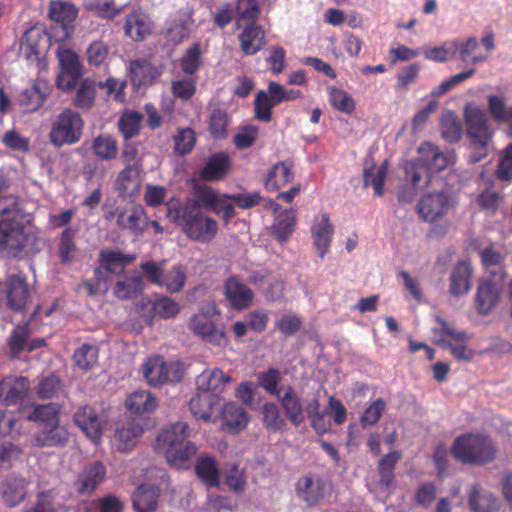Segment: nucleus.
I'll list each match as a JSON object with an SVG mask.
<instances>
[{
  "instance_id": "6e6552de",
  "label": "nucleus",
  "mask_w": 512,
  "mask_h": 512,
  "mask_svg": "<svg viewBox=\"0 0 512 512\" xmlns=\"http://www.w3.org/2000/svg\"><path fill=\"white\" fill-rule=\"evenodd\" d=\"M83 127L84 121L81 115L77 111L66 108L51 125L50 142L57 148L64 145H73L81 139Z\"/></svg>"
},
{
  "instance_id": "680f3d73",
  "label": "nucleus",
  "mask_w": 512,
  "mask_h": 512,
  "mask_svg": "<svg viewBox=\"0 0 512 512\" xmlns=\"http://www.w3.org/2000/svg\"><path fill=\"white\" fill-rule=\"evenodd\" d=\"M386 402L382 398L376 399L372 404L363 412L360 423L363 428L374 426L382 416L385 410Z\"/></svg>"
},
{
  "instance_id": "72a5a7b5",
  "label": "nucleus",
  "mask_w": 512,
  "mask_h": 512,
  "mask_svg": "<svg viewBox=\"0 0 512 512\" xmlns=\"http://www.w3.org/2000/svg\"><path fill=\"white\" fill-rule=\"evenodd\" d=\"M219 403V397L209 393L199 392L189 401V409L195 418L208 422L212 418V411Z\"/></svg>"
},
{
  "instance_id": "dca6fc26",
  "label": "nucleus",
  "mask_w": 512,
  "mask_h": 512,
  "mask_svg": "<svg viewBox=\"0 0 512 512\" xmlns=\"http://www.w3.org/2000/svg\"><path fill=\"white\" fill-rule=\"evenodd\" d=\"M30 382L23 376H7L0 380V402L6 406L17 405L28 395Z\"/></svg>"
},
{
  "instance_id": "f8f14e48",
  "label": "nucleus",
  "mask_w": 512,
  "mask_h": 512,
  "mask_svg": "<svg viewBox=\"0 0 512 512\" xmlns=\"http://www.w3.org/2000/svg\"><path fill=\"white\" fill-rule=\"evenodd\" d=\"M49 16L57 27L61 30V36L58 40L63 41L69 39L75 30L74 21L78 16V9L72 3L65 1H52L49 6Z\"/></svg>"
},
{
  "instance_id": "e2e57ef3",
  "label": "nucleus",
  "mask_w": 512,
  "mask_h": 512,
  "mask_svg": "<svg viewBox=\"0 0 512 512\" xmlns=\"http://www.w3.org/2000/svg\"><path fill=\"white\" fill-rule=\"evenodd\" d=\"M495 176L500 181L512 180V143L501 154L495 171Z\"/></svg>"
},
{
  "instance_id": "c85d7f7f",
  "label": "nucleus",
  "mask_w": 512,
  "mask_h": 512,
  "mask_svg": "<svg viewBox=\"0 0 512 512\" xmlns=\"http://www.w3.org/2000/svg\"><path fill=\"white\" fill-rule=\"evenodd\" d=\"M105 466L101 462H94L87 466L79 475L75 485L80 494H91L104 480Z\"/></svg>"
},
{
  "instance_id": "7c9ffc66",
  "label": "nucleus",
  "mask_w": 512,
  "mask_h": 512,
  "mask_svg": "<svg viewBox=\"0 0 512 512\" xmlns=\"http://www.w3.org/2000/svg\"><path fill=\"white\" fill-rule=\"evenodd\" d=\"M28 297V285L24 278L19 275L9 276L7 280L8 306L15 311H21L25 307Z\"/></svg>"
},
{
  "instance_id": "774afa93",
  "label": "nucleus",
  "mask_w": 512,
  "mask_h": 512,
  "mask_svg": "<svg viewBox=\"0 0 512 512\" xmlns=\"http://www.w3.org/2000/svg\"><path fill=\"white\" fill-rule=\"evenodd\" d=\"M96 357L95 348L89 344L80 346L73 355L76 365L83 370H89L95 363Z\"/></svg>"
},
{
  "instance_id": "9b49d317",
  "label": "nucleus",
  "mask_w": 512,
  "mask_h": 512,
  "mask_svg": "<svg viewBox=\"0 0 512 512\" xmlns=\"http://www.w3.org/2000/svg\"><path fill=\"white\" fill-rule=\"evenodd\" d=\"M208 313H210V309L206 313L193 316L189 324L190 330L209 344L226 346L228 339L224 327L215 324L207 316Z\"/></svg>"
},
{
  "instance_id": "5701e85b",
  "label": "nucleus",
  "mask_w": 512,
  "mask_h": 512,
  "mask_svg": "<svg viewBox=\"0 0 512 512\" xmlns=\"http://www.w3.org/2000/svg\"><path fill=\"white\" fill-rule=\"evenodd\" d=\"M474 269L469 260L459 261L450 273V294L460 296L472 288Z\"/></svg>"
},
{
  "instance_id": "2f4dec72",
  "label": "nucleus",
  "mask_w": 512,
  "mask_h": 512,
  "mask_svg": "<svg viewBox=\"0 0 512 512\" xmlns=\"http://www.w3.org/2000/svg\"><path fill=\"white\" fill-rule=\"evenodd\" d=\"M468 504L472 512H493L497 509L495 496L491 492L484 490L478 483L471 486Z\"/></svg>"
},
{
  "instance_id": "4be33fe9",
  "label": "nucleus",
  "mask_w": 512,
  "mask_h": 512,
  "mask_svg": "<svg viewBox=\"0 0 512 512\" xmlns=\"http://www.w3.org/2000/svg\"><path fill=\"white\" fill-rule=\"evenodd\" d=\"M197 478L208 487L220 486L221 469L216 458L210 454L199 455L194 464Z\"/></svg>"
},
{
  "instance_id": "423d86ee",
  "label": "nucleus",
  "mask_w": 512,
  "mask_h": 512,
  "mask_svg": "<svg viewBox=\"0 0 512 512\" xmlns=\"http://www.w3.org/2000/svg\"><path fill=\"white\" fill-rule=\"evenodd\" d=\"M420 157L417 160L407 161L404 169L406 178L413 185H418L425 176L428 183L432 174L444 170L448 165L447 156L432 143H424L419 149Z\"/></svg>"
},
{
  "instance_id": "473e14b6",
  "label": "nucleus",
  "mask_w": 512,
  "mask_h": 512,
  "mask_svg": "<svg viewBox=\"0 0 512 512\" xmlns=\"http://www.w3.org/2000/svg\"><path fill=\"white\" fill-rule=\"evenodd\" d=\"M144 290L143 277L140 274L124 276L116 281L113 293L120 300H129L138 297Z\"/></svg>"
},
{
  "instance_id": "37998d69",
  "label": "nucleus",
  "mask_w": 512,
  "mask_h": 512,
  "mask_svg": "<svg viewBox=\"0 0 512 512\" xmlns=\"http://www.w3.org/2000/svg\"><path fill=\"white\" fill-rule=\"evenodd\" d=\"M387 162L385 161L375 171L374 164L369 165L368 161L365 162L363 171V183L365 187L373 186L375 194L381 196L384 192V181L387 175Z\"/></svg>"
},
{
  "instance_id": "864d4df0",
  "label": "nucleus",
  "mask_w": 512,
  "mask_h": 512,
  "mask_svg": "<svg viewBox=\"0 0 512 512\" xmlns=\"http://www.w3.org/2000/svg\"><path fill=\"white\" fill-rule=\"evenodd\" d=\"M77 229L68 227L63 230L59 239L58 255L62 263H69L76 251L75 237Z\"/></svg>"
},
{
  "instance_id": "f3484780",
  "label": "nucleus",
  "mask_w": 512,
  "mask_h": 512,
  "mask_svg": "<svg viewBox=\"0 0 512 512\" xmlns=\"http://www.w3.org/2000/svg\"><path fill=\"white\" fill-rule=\"evenodd\" d=\"M296 494L308 507H314L325 496V483L318 475H304L296 483Z\"/></svg>"
},
{
  "instance_id": "cd10ccee",
  "label": "nucleus",
  "mask_w": 512,
  "mask_h": 512,
  "mask_svg": "<svg viewBox=\"0 0 512 512\" xmlns=\"http://www.w3.org/2000/svg\"><path fill=\"white\" fill-rule=\"evenodd\" d=\"M467 135L471 139H491L487 118L484 111L478 107L465 108Z\"/></svg>"
},
{
  "instance_id": "a211bd4d",
  "label": "nucleus",
  "mask_w": 512,
  "mask_h": 512,
  "mask_svg": "<svg viewBox=\"0 0 512 512\" xmlns=\"http://www.w3.org/2000/svg\"><path fill=\"white\" fill-rule=\"evenodd\" d=\"M141 317L148 325H153L156 316L162 319L174 318L180 312V305L173 299L163 296L155 301L142 302Z\"/></svg>"
},
{
  "instance_id": "a18cd8bd",
  "label": "nucleus",
  "mask_w": 512,
  "mask_h": 512,
  "mask_svg": "<svg viewBox=\"0 0 512 512\" xmlns=\"http://www.w3.org/2000/svg\"><path fill=\"white\" fill-rule=\"evenodd\" d=\"M96 96V82L90 78H86L79 83L76 95L73 98V105L82 110L90 109Z\"/></svg>"
},
{
  "instance_id": "13d9d810",
  "label": "nucleus",
  "mask_w": 512,
  "mask_h": 512,
  "mask_svg": "<svg viewBox=\"0 0 512 512\" xmlns=\"http://www.w3.org/2000/svg\"><path fill=\"white\" fill-rule=\"evenodd\" d=\"M62 390V383L58 376L51 374L40 379L36 393L42 399H50L57 396Z\"/></svg>"
},
{
  "instance_id": "69168bd1",
  "label": "nucleus",
  "mask_w": 512,
  "mask_h": 512,
  "mask_svg": "<svg viewBox=\"0 0 512 512\" xmlns=\"http://www.w3.org/2000/svg\"><path fill=\"white\" fill-rule=\"evenodd\" d=\"M201 51L198 44L188 48L181 59V69L184 73L193 75L201 64Z\"/></svg>"
},
{
  "instance_id": "393cba45",
  "label": "nucleus",
  "mask_w": 512,
  "mask_h": 512,
  "mask_svg": "<svg viewBox=\"0 0 512 512\" xmlns=\"http://www.w3.org/2000/svg\"><path fill=\"white\" fill-rule=\"evenodd\" d=\"M277 398L288 420L294 426H300L305 421L304 406L295 390L288 386Z\"/></svg>"
},
{
  "instance_id": "de8ad7c7",
  "label": "nucleus",
  "mask_w": 512,
  "mask_h": 512,
  "mask_svg": "<svg viewBox=\"0 0 512 512\" xmlns=\"http://www.w3.org/2000/svg\"><path fill=\"white\" fill-rule=\"evenodd\" d=\"M296 224V217L291 212L279 215L271 227V234L280 242H286Z\"/></svg>"
},
{
  "instance_id": "3c124183",
  "label": "nucleus",
  "mask_w": 512,
  "mask_h": 512,
  "mask_svg": "<svg viewBox=\"0 0 512 512\" xmlns=\"http://www.w3.org/2000/svg\"><path fill=\"white\" fill-rule=\"evenodd\" d=\"M487 104L489 112L496 122L512 126V105L507 107L504 100L497 95H489Z\"/></svg>"
},
{
  "instance_id": "5fc2aeb1",
  "label": "nucleus",
  "mask_w": 512,
  "mask_h": 512,
  "mask_svg": "<svg viewBox=\"0 0 512 512\" xmlns=\"http://www.w3.org/2000/svg\"><path fill=\"white\" fill-rule=\"evenodd\" d=\"M93 150L101 160H111L116 158L118 148L116 141L109 135H99L93 141Z\"/></svg>"
},
{
  "instance_id": "20e7f679",
  "label": "nucleus",
  "mask_w": 512,
  "mask_h": 512,
  "mask_svg": "<svg viewBox=\"0 0 512 512\" xmlns=\"http://www.w3.org/2000/svg\"><path fill=\"white\" fill-rule=\"evenodd\" d=\"M450 452L464 464L482 466L496 459L497 450L489 436L466 433L455 439Z\"/></svg>"
},
{
  "instance_id": "2eb2a0df",
  "label": "nucleus",
  "mask_w": 512,
  "mask_h": 512,
  "mask_svg": "<svg viewBox=\"0 0 512 512\" xmlns=\"http://www.w3.org/2000/svg\"><path fill=\"white\" fill-rule=\"evenodd\" d=\"M116 225L119 229L139 235L145 230L147 219L145 210L141 205L129 203L116 209Z\"/></svg>"
},
{
  "instance_id": "9d476101",
  "label": "nucleus",
  "mask_w": 512,
  "mask_h": 512,
  "mask_svg": "<svg viewBox=\"0 0 512 512\" xmlns=\"http://www.w3.org/2000/svg\"><path fill=\"white\" fill-rule=\"evenodd\" d=\"M57 58L61 73L57 78V86L63 91H70L76 87L81 77V65L78 55L71 49L59 47Z\"/></svg>"
},
{
  "instance_id": "7ed1b4c3",
  "label": "nucleus",
  "mask_w": 512,
  "mask_h": 512,
  "mask_svg": "<svg viewBox=\"0 0 512 512\" xmlns=\"http://www.w3.org/2000/svg\"><path fill=\"white\" fill-rule=\"evenodd\" d=\"M17 198L10 194L0 201V249L6 250L11 256H17L24 251L30 237L24 231V226L17 219Z\"/></svg>"
},
{
  "instance_id": "c756f323",
  "label": "nucleus",
  "mask_w": 512,
  "mask_h": 512,
  "mask_svg": "<svg viewBox=\"0 0 512 512\" xmlns=\"http://www.w3.org/2000/svg\"><path fill=\"white\" fill-rule=\"evenodd\" d=\"M241 50L245 55H254L265 45V33L254 22L248 24L238 36Z\"/></svg>"
},
{
  "instance_id": "6ab92c4d",
  "label": "nucleus",
  "mask_w": 512,
  "mask_h": 512,
  "mask_svg": "<svg viewBox=\"0 0 512 512\" xmlns=\"http://www.w3.org/2000/svg\"><path fill=\"white\" fill-rule=\"evenodd\" d=\"M74 423L93 442H98L102 434V423L98 413L89 405H82L77 408L73 415Z\"/></svg>"
},
{
  "instance_id": "ddd939ff",
  "label": "nucleus",
  "mask_w": 512,
  "mask_h": 512,
  "mask_svg": "<svg viewBox=\"0 0 512 512\" xmlns=\"http://www.w3.org/2000/svg\"><path fill=\"white\" fill-rule=\"evenodd\" d=\"M30 480L18 473L8 474L0 485V494L4 505L14 508L21 504L28 495Z\"/></svg>"
},
{
  "instance_id": "338daca9",
  "label": "nucleus",
  "mask_w": 512,
  "mask_h": 512,
  "mask_svg": "<svg viewBox=\"0 0 512 512\" xmlns=\"http://www.w3.org/2000/svg\"><path fill=\"white\" fill-rule=\"evenodd\" d=\"M191 21L189 17L175 19L166 29V36L174 43H180L190 33Z\"/></svg>"
},
{
  "instance_id": "052dcab7",
  "label": "nucleus",
  "mask_w": 512,
  "mask_h": 512,
  "mask_svg": "<svg viewBox=\"0 0 512 512\" xmlns=\"http://www.w3.org/2000/svg\"><path fill=\"white\" fill-rule=\"evenodd\" d=\"M196 142L195 133L190 128H184L178 131L174 136V149L180 155H185L193 149Z\"/></svg>"
},
{
  "instance_id": "bf43d9fd",
  "label": "nucleus",
  "mask_w": 512,
  "mask_h": 512,
  "mask_svg": "<svg viewBox=\"0 0 512 512\" xmlns=\"http://www.w3.org/2000/svg\"><path fill=\"white\" fill-rule=\"evenodd\" d=\"M330 102L337 110L351 114L355 109V102L344 90L338 88L330 89Z\"/></svg>"
},
{
  "instance_id": "c03bdc74",
  "label": "nucleus",
  "mask_w": 512,
  "mask_h": 512,
  "mask_svg": "<svg viewBox=\"0 0 512 512\" xmlns=\"http://www.w3.org/2000/svg\"><path fill=\"white\" fill-rule=\"evenodd\" d=\"M46 97L47 93L42 91L40 83H37L24 89L19 95L18 102L25 112H33L42 106Z\"/></svg>"
},
{
  "instance_id": "39448f33",
  "label": "nucleus",
  "mask_w": 512,
  "mask_h": 512,
  "mask_svg": "<svg viewBox=\"0 0 512 512\" xmlns=\"http://www.w3.org/2000/svg\"><path fill=\"white\" fill-rule=\"evenodd\" d=\"M30 420L39 421V428L32 444L39 448L64 446L69 433L59 425L58 412L52 405H39L29 416Z\"/></svg>"
},
{
  "instance_id": "09e8293b",
  "label": "nucleus",
  "mask_w": 512,
  "mask_h": 512,
  "mask_svg": "<svg viewBox=\"0 0 512 512\" xmlns=\"http://www.w3.org/2000/svg\"><path fill=\"white\" fill-rule=\"evenodd\" d=\"M142 120L143 115L137 111H125L121 115L118 127L126 140L139 134Z\"/></svg>"
},
{
  "instance_id": "0e129e2a",
  "label": "nucleus",
  "mask_w": 512,
  "mask_h": 512,
  "mask_svg": "<svg viewBox=\"0 0 512 512\" xmlns=\"http://www.w3.org/2000/svg\"><path fill=\"white\" fill-rule=\"evenodd\" d=\"M228 115L224 110L215 109L210 115L209 131L215 138H224L227 134Z\"/></svg>"
},
{
  "instance_id": "f704fd0d",
  "label": "nucleus",
  "mask_w": 512,
  "mask_h": 512,
  "mask_svg": "<svg viewBox=\"0 0 512 512\" xmlns=\"http://www.w3.org/2000/svg\"><path fill=\"white\" fill-rule=\"evenodd\" d=\"M124 30L125 34L134 41H142L151 33L152 22L143 13H132L126 18Z\"/></svg>"
},
{
  "instance_id": "f03ea898",
  "label": "nucleus",
  "mask_w": 512,
  "mask_h": 512,
  "mask_svg": "<svg viewBox=\"0 0 512 512\" xmlns=\"http://www.w3.org/2000/svg\"><path fill=\"white\" fill-rule=\"evenodd\" d=\"M189 433L187 423L176 422L158 434L155 449L165 455L170 465L182 467L197 451L196 445L187 440Z\"/></svg>"
},
{
  "instance_id": "aec40b11",
  "label": "nucleus",
  "mask_w": 512,
  "mask_h": 512,
  "mask_svg": "<svg viewBox=\"0 0 512 512\" xmlns=\"http://www.w3.org/2000/svg\"><path fill=\"white\" fill-rule=\"evenodd\" d=\"M224 295L235 310L249 307L253 301V291L237 277H230L224 283Z\"/></svg>"
},
{
  "instance_id": "4468645a",
  "label": "nucleus",
  "mask_w": 512,
  "mask_h": 512,
  "mask_svg": "<svg viewBox=\"0 0 512 512\" xmlns=\"http://www.w3.org/2000/svg\"><path fill=\"white\" fill-rule=\"evenodd\" d=\"M30 337L31 330L28 324L16 326L6 341L9 358L15 359L22 352H30L45 345L44 339H30Z\"/></svg>"
},
{
  "instance_id": "1a4fd4ad",
  "label": "nucleus",
  "mask_w": 512,
  "mask_h": 512,
  "mask_svg": "<svg viewBox=\"0 0 512 512\" xmlns=\"http://www.w3.org/2000/svg\"><path fill=\"white\" fill-rule=\"evenodd\" d=\"M142 373L148 385L159 387L168 382L181 381L184 368L180 361L166 362L162 356L157 355L142 364Z\"/></svg>"
},
{
  "instance_id": "ea45409f",
  "label": "nucleus",
  "mask_w": 512,
  "mask_h": 512,
  "mask_svg": "<svg viewBox=\"0 0 512 512\" xmlns=\"http://www.w3.org/2000/svg\"><path fill=\"white\" fill-rule=\"evenodd\" d=\"M125 406L133 413H151L157 408L158 402L151 392L141 390L131 393L125 400Z\"/></svg>"
},
{
  "instance_id": "a878e982",
  "label": "nucleus",
  "mask_w": 512,
  "mask_h": 512,
  "mask_svg": "<svg viewBox=\"0 0 512 512\" xmlns=\"http://www.w3.org/2000/svg\"><path fill=\"white\" fill-rule=\"evenodd\" d=\"M143 432L142 427L135 420L127 419L116 427L114 443L121 452L130 451L135 447Z\"/></svg>"
},
{
  "instance_id": "603ef678",
  "label": "nucleus",
  "mask_w": 512,
  "mask_h": 512,
  "mask_svg": "<svg viewBox=\"0 0 512 512\" xmlns=\"http://www.w3.org/2000/svg\"><path fill=\"white\" fill-rule=\"evenodd\" d=\"M282 380L280 370L269 368L267 371L257 374V384L262 387L268 394L278 397L283 389L279 388Z\"/></svg>"
},
{
  "instance_id": "4c0bfd02",
  "label": "nucleus",
  "mask_w": 512,
  "mask_h": 512,
  "mask_svg": "<svg viewBox=\"0 0 512 512\" xmlns=\"http://www.w3.org/2000/svg\"><path fill=\"white\" fill-rule=\"evenodd\" d=\"M158 489L153 485H141L133 495V506L137 512H154L158 504Z\"/></svg>"
},
{
  "instance_id": "49530a36",
  "label": "nucleus",
  "mask_w": 512,
  "mask_h": 512,
  "mask_svg": "<svg viewBox=\"0 0 512 512\" xmlns=\"http://www.w3.org/2000/svg\"><path fill=\"white\" fill-rule=\"evenodd\" d=\"M263 423L270 432L285 430L287 423L281 415L279 406L274 402H267L262 407Z\"/></svg>"
},
{
  "instance_id": "412c9836",
  "label": "nucleus",
  "mask_w": 512,
  "mask_h": 512,
  "mask_svg": "<svg viewBox=\"0 0 512 512\" xmlns=\"http://www.w3.org/2000/svg\"><path fill=\"white\" fill-rule=\"evenodd\" d=\"M232 381L231 377L219 368L207 369L196 378V387L199 392L219 395L223 392L225 385Z\"/></svg>"
},
{
  "instance_id": "4d7b16f0",
  "label": "nucleus",
  "mask_w": 512,
  "mask_h": 512,
  "mask_svg": "<svg viewBox=\"0 0 512 512\" xmlns=\"http://www.w3.org/2000/svg\"><path fill=\"white\" fill-rule=\"evenodd\" d=\"M131 79L139 85L146 84L151 81L154 74V68L145 59H137L130 63Z\"/></svg>"
},
{
  "instance_id": "c9c22d12",
  "label": "nucleus",
  "mask_w": 512,
  "mask_h": 512,
  "mask_svg": "<svg viewBox=\"0 0 512 512\" xmlns=\"http://www.w3.org/2000/svg\"><path fill=\"white\" fill-rule=\"evenodd\" d=\"M135 255L123 254L119 251L102 250L99 253V261L102 267L108 272L121 275L125 271V265L135 260Z\"/></svg>"
},
{
  "instance_id": "6e6d98bb",
  "label": "nucleus",
  "mask_w": 512,
  "mask_h": 512,
  "mask_svg": "<svg viewBox=\"0 0 512 512\" xmlns=\"http://www.w3.org/2000/svg\"><path fill=\"white\" fill-rule=\"evenodd\" d=\"M186 282V268L182 265H174L164 273L163 285L170 293L181 291Z\"/></svg>"
},
{
  "instance_id": "b1692460",
  "label": "nucleus",
  "mask_w": 512,
  "mask_h": 512,
  "mask_svg": "<svg viewBox=\"0 0 512 512\" xmlns=\"http://www.w3.org/2000/svg\"><path fill=\"white\" fill-rule=\"evenodd\" d=\"M500 292L491 279H481L475 294L476 310L481 315H487L497 305Z\"/></svg>"
},
{
  "instance_id": "bb28decb",
  "label": "nucleus",
  "mask_w": 512,
  "mask_h": 512,
  "mask_svg": "<svg viewBox=\"0 0 512 512\" xmlns=\"http://www.w3.org/2000/svg\"><path fill=\"white\" fill-rule=\"evenodd\" d=\"M140 165H125L115 182L116 190L121 196H137L140 193Z\"/></svg>"
},
{
  "instance_id": "79ce46f5",
  "label": "nucleus",
  "mask_w": 512,
  "mask_h": 512,
  "mask_svg": "<svg viewBox=\"0 0 512 512\" xmlns=\"http://www.w3.org/2000/svg\"><path fill=\"white\" fill-rule=\"evenodd\" d=\"M229 166V157L223 153L213 155L201 170V178L217 181L225 176Z\"/></svg>"
},
{
  "instance_id": "f257e3e1",
  "label": "nucleus",
  "mask_w": 512,
  "mask_h": 512,
  "mask_svg": "<svg viewBox=\"0 0 512 512\" xmlns=\"http://www.w3.org/2000/svg\"><path fill=\"white\" fill-rule=\"evenodd\" d=\"M167 217L181 227L183 233L191 240L208 243L218 232V223L204 215L197 201H185L183 204L168 203Z\"/></svg>"
},
{
  "instance_id": "0eeeda50",
  "label": "nucleus",
  "mask_w": 512,
  "mask_h": 512,
  "mask_svg": "<svg viewBox=\"0 0 512 512\" xmlns=\"http://www.w3.org/2000/svg\"><path fill=\"white\" fill-rule=\"evenodd\" d=\"M419 215L432 223L428 232L430 238H442L448 231L446 212L448 210V196L444 193H432L421 198L417 204Z\"/></svg>"
},
{
  "instance_id": "58836bf2",
  "label": "nucleus",
  "mask_w": 512,
  "mask_h": 512,
  "mask_svg": "<svg viewBox=\"0 0 512 512\" xmlns=\"http://www.w3.org/2000/svg\"><path fill=\"white\" fill-rule=\"evenodd\" d=\"M222 419L229 430L238 432L247 426L250 417L243 407L231 402L222 408Z\"/></svg>"
},
{
  "instance_id": "a19ab883",
  "label": "nucleus",
  "mask_w": 512,
  "mask_h": 512,
  "mask_svg": "<svg viewBox=\"0 0 512 512\" xmlns=\"http://www.w3.org/2000/svg\"><path fill=\"white\" fill-rule=\"evenodd\" d=\"M194 199L188 198L186 201H197L201 210L206 208L209 211H217L223 203V195L207 185H199L194 190Z\"/></svg>"
},
{
  "instance_id": "e433bc0d",
  "label": "nucleus",
  "mask_w": 512,
  "mask_h": 512,
  "mask_svg": "<svg viewBox=\"0 0 512 512\" xmlns=\"http://www.w3.org/2000/svg\"><path fill=\"white\" fill-rule=\"evenodd\" d=\"M334 227L327 214L321 216L320 221L312 228L314 246L320 258H323L329 249Z\"/></svg>"
},
{
  "instance_id": "8fccbe9b",
  "label": "nucleus",
  "mask_w": 512,
  "mask_h": 512,
  "mask_svg": "<svg viewBox=\"0 0 512 512\" xmlns=\"http://www.w3.org/2000/svg\"><path fill=\"white\" fill-rule=\"evenodd\" d=\"M291 165L287 162L276 164L268 174L266 186L270 189H279L293 180Z\"/></svg>"
}]
</instances>
